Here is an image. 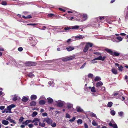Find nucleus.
<instances>
[{
  "label": "nucleus",
  "instance_id": "11",
  "mask_svg": "<svg viewBox=\"0 0 128 128\" xmlns=\"http://www.w3.org/2000/svg\"><path fill=\"white\" fill-rule=\"evenodd\" d=\"M32 120H26L25 122H22V124L24 125L25 126H27L28 123L32 122Z\"/></svg>",
  "mask_w": 128,
  "mask_h": 128
},
{
  "label": "nucleus",
  "instance_id": "64",
  "mask_svg": "<svg viewBox=\"0 0 128 128\" xmlns=\"http://www.w3.org/2000/svg\"><path fill=\"white\" fill-rule=\"evenodd\" d=\"M17 100V98L16 96H15L12 99V100L13 101H15L16 100Z\"/></svg>",
  "mask_w": 128,
  "mask_h": 128
},
{
  "label": "nucleus",
  "instance_id": "42",
  "mask_svg": "<svg viewBox=\"0 0 128 128\" xmlns=\"http://www.w3.org/2000/svg\"><path fill=\"white\" fill-rule=\"evenodd\" d=\"M123 67L122 66H119L118 67V69L119 71H122V69Z\"/></svg>",
  "mask_w": 128,
  "mask_h": 128
},
{
  "label": "nucleus",
  "instance_id": "31",
  "mask_svg": "<svg viewBox=\"0 0 128 128\" xmlns=\"http://www.w3.org/2000/svg\"><path fill=\"white\" fill-rule=\"evenodd\" d=\"M39 102L40 104L42 105L45 104V102L43 100H40L39 101Z\"/></svg>",
  "mask_w": 128,
  "mask_h": 128
},
{
  "label": "nucleus",
  "instance_id": "34",
  "mask_svg": "<svg viewBox=\"0 0 128 128\" xmlns=\"http://www.w3.org/2000/svg\"><path fill=\"white\" fill-rule=\"evenodd\" d=\"M112 102H109L108 104V106L109 107H111L112 106Z\"/></svg>",
  "mask_w": 128,
  "mask_h": 128
},
{
  "label": "nucleus",
  "instance_id": "21",
  "mask_svg": "<svg viewBox=\"0 0 128 128\" xmlns=\"http://www.w3.org/2000/svg\"><path fill=\"white\" fill-rule=\"evenodd\" d=\"M48 102L49 104H51L53 102V100L50 98H47Z\"/></svg>",
  "mask_w": 128,
  "mask_h": 128
},
{
  "label": "nucleus",
  "instance_id": "14",
  "mask_svg": "<svg viewBox=\"0 0 128 128\" xmlns=\"http://www.w3.org/2000/svg\"><path fill=\"white\" fill-rule=\"evenodd\" d=\"M103 85V83L101 82H98L96 84V87H98L99 86H101Z\"/></svg>",
  "mask_w": 128,
  "mask_h": 128
},
{
  "label": "nucleus",
  "instance_id": "51",
  "mask_svg": "<svg viewBox=\"0 0 128 128\" xmlns=\"http://www.w3.org/2000/svg\"><path fill=\"white\" fill-rule=\"evenodd\" d=\"M94 54L97 55H100L102 54V53L98 52H94Z\"/></svg>",
  "mask_w": 128,
  "mask_h": 128
},
{
  "label": "nucleus",
  "instance_id": "12",
  "mask_svg": "<svg viewBox=\"0 0 128 128\" xmlns=\"http://www.w3.org/2000/svg\"><path fill=\"white\" fill-rule=\"evenodd\" d=\"M16 106L14 104H12L8 106L7 107V108L9 110H11V109L13 108H14Z\"/></svg>",
  "mask_w": 128,
  "mask_h": 128
},
{
  "label": "nucleus",
  "instance_id": "47",
  "mask_svg": "<svg viewBox=\"0 0 128 128\" xmlns=\"http://www.w3.org/2000/svg\"><path fill=\"white\" fill-rule=\"evenodd\" d=\"M82 120L79 119L77 120V122L78 124H81L82 123Z\"/></svg>",
  "mask_w": 128,
  "mask_h": 128
},
{
  "label": "nucleus",
  "instance_id": "52",
  "mask_svg": "<svg viewBox=\"0 0 128 128\" xmlns=\"http://www.w3.org/2000/svg\"><path fill=\"white\" fill-rule=\"evenodd\" d=\"M88 76L89 78H92L93 77V75L91 74H89L88 75Z\"/></svg>",
  "mask_w": 128,
  "mask_h": 128
},
{
  "label": "nucleus",
  "instance_id": "2",
  "mask_svg": "<svg viewBox=\"0 0 128 128\" xmlns=\"http://www.w3.org/2000/svg\"><path fill=\"white\" fill-rule=\"evenodd\" d=\"M76 57V56L74 55L69 57H66L62 59V61L65 62L67 61L71 60L74 59Z\"/></svg>",
  "mask_w": 128,
  "mask_h": 128
},
{
  "label": "nucleus",
  "instance_id": "38",
  "mask_svg": "<svg viewBox=\"0 0 128 128\" xmlns=\"http://www.w3.org/2000/svg\"><path fill=\"white\" fill-rule=\"evenodd\" d=\"M110 113L111 115L112 116H114L116 114V112H115L113 110H111L110 111Z\"/></svg>",
  "mask_w": 128,
  "mask_h": 128
},
{
  "label": "nucleus",
  "instance_id": "24",
  "mask_svg": "<svg viewBox=\"0 0 128 128\" xmlns=\"http://www.w3.org/2000/svg\"><path fill=\"white\" fill-rule=\"evenodd\" d=\"M37 98V96L35 95H32L30 97L31 100H35Z\"/></svg>",
  "mask_w": 128,
  "mask_h": 128
},
{
  "label": "nucleus",
  "instance_id": "7",
  "mask_svg": "<svg viewBox=\"0 0 128 128\" xmlns=\"http://www.w3.org/2000/svg\"><path fill=\"white\" fill-rule=\"evenodd\" d=\"M88 16L87 14H83L82 15V18L81 20V22L85 21L87 20Z\"/></svg>",
  "mask_w": 128,
  "mask_h": 128
},
{
  "label": "nucleus",
  "instance_id": "58",
  "mask_svg": "<svg viewBox=\"0 0 128 128\" xmlns=\"http://www.w3.org/2000/svg\"><path fill=\"white\" fill-rule=\"evenodd\" d=\"M5 108V106H1L0 107V109L1 110H4Z\"/></svg>",
  "mask_w": 128,
  "mask_h": 128
},
{
  "label": "nucleus",
  "instance_id": "48",
  "mask_svg": "<svg viewBox=\"0 0 128 128\" xmlns=\"http://www.w3.org/2000/svg\"><path fill=\"white\" fill-rule=\"evenodd\" d=\"M75 38H76L81 39L82 38V36L81 35H80L79 36H75Z\"/></svg>",
  "mask_w": 128,
  "mask_h": 128
},
{
  "label": "nucleus",
  "instance_id": "44",
  "mask_svg": "<svg viewBox=\"0 0 128 128\" xmlns=\"http://www.w3.org/2000/svg\"><path fill=\"white\" fill-rule=\"evenodd\" d=\"M86 44H88V47H89V46L90 47H92L93 45V44H92L88 42L86 43Z\"/></svg>",
  "mask_w": 128,
  "mask_h": 128
},
{
  "label": "nucleus",
  "instance_id": "32",
  "mask_svg": "<svg viewBox=\"0 0 128 128\" xmlns=\"http://www.w3.org/2000/svg\"><path fill=\"white\" fill-rule=\"evenodd\" d=\"M40 121V119L37 118H35L32 121V122H34L36 121L39 122Z\"/></svg>",
  "mask_w": 128,
  "mask_h": 128
},
{
  "label": "nucleus",
  "instance_id": "62",
  "mask_svg": "<svg viewBox=\"0 0 128 128\" xmlns=\"http://www.w3.org/2000/svg\"><path fill=\"white\" fill-rule=\"evenodd\" d=\"M54 14H48V17H52V16H54Z\"/></svg>",
  "mask_w": 128,
  "mask_h": 128
},
{
  "label": "nucleus",
  "instance_id": "53",
  "mask_svg": "<svg viewBox=\"0 0 128 128\" xmlns=\"http://www.w3.org/2000/svg\"><path fill=\"white\" fill-rule=\"evenodd\" d=\"M95 60H94V59H93V60H91L90 62H91L92 63H93V64H94V63H97V62Z\"/></svg>",
  "mask_w": 128,
  "mask_h": 128
},
{
  "label": "nucleus",
  "instance_id": "13",
  "mask_svg": "<svg viewBox=\"0 0 128 128\" xmlns=\"http://www.w3.org/2000/svg\"><path fill=\"white\" fill-rule=\"evenodd\" d=\"M105 19V17L104 16H101L97 18V20L99 22H101L103 20H104Z\"/></svg>",
  "mask_w": 128,
  "mask_h": 128
},
{
  "label": "nucleus",
  "instance_id": "46",
  "mask_svg": "<svg viewBox=\"0 0 128 128\" xmlns=\"http://www.w3.org/2000/svg\"><path fill=\"white\" fill-rule=\"evenodd\" d=\"M28 76L29 77L31 78L34 76V74L32 73H30L28 74Z\"/></svg>",
  "mask_w": 128,
  "mask_h": 128
},
{
  "label": "nucleus",
  "instance_id": "40",
  "mask_svg": "<svg viewBox=\"0 0 128 128\" xmlns=\"http://www.w3.org/2000/svg\"><path fill=\"white\" fill-rule=\"evenodd\" d=\"M24 118L22 117H20L19 120V121L20 122H22L24 120Z\"/></svg>",
  "mask_w": 128,
  "mask_h": 128
},
{
  "label": "nucleus",
  "instance_id": "36",
  "mask_svg": "<svg viewBox=\"0 0 128 128\" xmlns=\"http://www.w3.org/2000/svg\"><path fill=\"white\" fill-rule=\"evenodd\" d=\"M118 114L120 116L122 117V116L124 114V113L122 111L119 112H118Z\"/></svg>",
  "mask_w": 128,
  "mask_h": 128
},
{
  "label": "nucleus",
  "instance_id": "5",
  "mask_svg": "<svg viewBox=\"0 0 128 128\" xmlns=\"http://www.w3.org/2000/svg\"><path fill=\"white\" fill-rule=\"evenodd\" d=\"M57 103L58 106L60 107H62L64 104H66L64 102L60 100H59L58 101Z\"/></svg>",
  "mask_w": 128,
  "mask_h": 128
},
{
  "label": "nucleus",
  "instance_id": "19",
  "mask_svg": "<svg viewBox=\"0 0 128 128\" xmlns=\"http://www.w3.org/2000/svg\"><path fill=\"white\" fill-rule=\"evenodd\" d=\"M80 27V26H78L76 25L74 26L71 27V29L73 30H76L78 29Z\"/></svg>",
  "mask_w": 128,
  "mask_h": 128
},
{
  "label": "nucleus",
  "instance_id": "29",
  "mask_svg": "<svg viewBox=\"0 0 128 128\" xmlns=\"http://www.w3.org/2000/svg\"><path fill=\"white\" fill-rule=\"evenodd\" d=\"M38 114V112H33L32 116V117H34Z\"/></svg>",
  "mask_w": 128,
  "mask_h": 128
},
{
  "label": "nucleus",
  "instance_id": "56",
  "mask_svg": "<svg viewBox=\"0 0 128 128\" xmlns=\"http://www.w3.org/2000/svg\"><path fill=\"white\" fill-rule=\"evenodd\" d=\"M18 50L19 51L21 52L23 48L22 47H20L18 48Z\"/></svg>",
  "mask_w": 128,
  "mask_h": 128
},
{
  "label": "nucleus",
  "instance_id": "27",
  "mask_svg": "<svg viewBox=\"0 0 128 128\" xmlns=\"http://www.w3.org/2000/svg\"><path fill=\"white\" fill-rule=\"evenodd\" d=\"M90 88L92 92H96V91L94 87H90Z\"/></svg>",
  "mask_w": 128,
  "mask_h": 128
},
{
  "label": "nucleus",
  "instance_id": "15",
  "mask_svg": "<svg viewBox=\"0 0 128 128\" xmlns=\"http://www.w3.org/2000/svg\"><path fill=\"white\" fill-rule=\"evenodd\" d=\"M7 120H2V124H3L6 125H8L9 123V122Z\"/></svg>",
  "mask_w": 128,
  "mask_h": 128
},
{
  "label": "nucleus",
  "instance_id": "28",
  "mask_svg": "<svg viewBox=\"0 0 128 128\" xmlns=\"http://www.w3.org/2000/svg\"><path fill=\"white\" fill-rule=\"evenodd\" d=\"M101 80L100 77L98 76L94 78V80L95 81H100Z\"/></svg>",
  "mask_w": 128,
  "mask_h": 128
},
{
  "label": "nucleus",
  "instance_id": "41",
  "mask_svg": "<svg viewBox=\"0 0 128 128\" xmlns=\"http://www.w3.org/2000/svg\"><path fill=\"white\" fill-rule=\"evenodd\" d=\"M1 4L3 5L6 6L7 4V3L5 1H3L2 2Z\"/></svg>",
  "mask_w": 128,
  "mask_h": 128
},
{
  "label": "nucleus",
  "instance_id": "30",
  "mask_svg": "<svg viewBox=\"0 0 128 128\" xmlns=\"http://www.w3.org/2000/svg\"><path fill=\"white\" fill-rule=\"evenodd\" d=\"M90 115L92 117H94L96 118L97 119V118L96 117V115L93 112H91L90 113Z\"/></svg>",
  "mask_w": 128,
  "mask_h": 128
},
{
  "label": "nucleus",
  "instance_id": "26",
  "mask_svg": "<svg viewBox=\"0 0 128 128\" xmlns=\"http://www.w3.org/2000/svg\"><path fill=\"white\" fill-rule=\"evenodd\" d=\"M39 125L42 127H44L45 126V123L44 122L42 123L40 122L39 124Z\"/></svg>",
  "mask_w": 128,
  "mask_h": 128
},
{
  "label": "nucleus",
  "instance_id": "61",
  "mask_svg": "<svg viewBox=\"0 0 128 128\" xmlns=\"http://www.w3.org/2000/svg\"><path fill=\"white\" fill-rule=\"evenodd\" d=\"M52 62V61L51 60H48L45 61L46 63H50Z\"/></svg>",
  "mask_w": 128,
  "mask_h": 128
},
{
  "label": "nucleus",
  "instance_id": "50",
  "mask_svg": "<svg viewBox=\"0 0 128 128\" xmlns=\"http://www.w3.org/2000/svg\"><path fill=\"white\" fill-rule=\"evenodd\" d=\"M37 24H27L28 25L30 26L31 25L33 26H34L36 25Z\"/></svg>",
  "mask_w": 128,
  "mask_h": 128
},
{
  "label": "nucleus",
  "instance_id": "55",
  "mask_svg": "<svg viewBox=\"0 0 128 128\" xmlns=\"http://www.w3.org/2000/svg\"><path fill=\"white\" fill-rule=\"evenodd\" d=\"M42 116H47V114L46 112H44L42 113Z\"/></svg>",
  "mask_w": 128,
  "mask_h": 128
},
{
  "label": "nucleus",
  "instance_id": "6",
  "mask_svg": "<svg viewBox=\"0 0 128 128\" xmlns=\"http://www.w3.org/2000/svg\"><path fill=\"white\" fill-rule=\"evenodd\" d=\"M6 120H8L10 122L13 123L14 124H15L16 122L15 120L12 119L10 116H8L6 119Z\"/></svg>",
  "mask_w": 128,
  "mask_h": 128
},
{
  "label": "nucleus",
  "instance_id": "25",
  "mask_svg": "<svg viewBox=\"0 0 128 128\" xmlns=\"http://www.w3.org/2000/svg\"><path fill=\"white\" fill-rule=\"evenodd\" d=\"M120 54V53L115 52H113V53L112 54V55L115 56H118Z\"/></svg>",
  "mask_w": 128,
  "mask_h": 128
},
{
  "label": "nucleus",
  "instance_id": "4",
  "mask_svg": "<svg viewBox=\"0 0 128 128\" xmlns=\"http://www.w3.org/2000/svg\"><path fill=\"white\" fill-rule=\"evenodd\" d=\"M43 122H46L48 124L50 125L53 122L52 120L48 117L44 118Z\"/></svg>",
  "mask_w": 128,
  "mask_h": 128
},
{
  "label": "nucleus",
  "instance_id": "63",
  "mask_svg": "<svg viewBox=\"0 0 128 128\" xmlns=\"http://www.w3.org/2000/svg\"><path fill=\"white\" fill-rule=\"evenodd\" d=\"M100 55V56H99L98 57V58H99V60H101L102 61V57L101 55Z\"/></svg>",
  "mask_w": 128,
  "mask_h": 128
},
{
  "label": "nucleus",
  "instance_id": "16",
  "mask_svg": "<svg viewBox=\"0 0 128 128\" xmlns=\"http://www.w3.org/2000/svg\"><path fill=\"white\" fill-rule=\"evenodd\" d=\"M66 104L68 108H71L72 107L73 105L71 104L68 103Z\"/></svg>",
  "mask_w": 128,
  "mask_h": 128
},
{
  "label": "nucleus",
  "instance_id": "18",
  "mask_svg": "<svg viewBox=\"0 0 128 128\" xmlns=\"http://www.w3.org/2000/svg\"><path fill=\"white\" fill-rule=\"evenodd\" d=\"M88 44H86V45L84 48L83 50L84 52H86L88 50Z\"/></svg>",
  "mask_w": 128,
  "mask_h": 128
},
{
  "label": "nucleus",
  "instance_id": "60",
  "mask_svg": "<svg viewBox=\"0 0 128 128\" xmlns=\"http://www.w3.org/2000/svg\"><path fill=\"white\" fill-rule=\"evenodd\" d=\"M28 126L30 128H31L34 126L32 124H29L28 125Z\"/></svg>",
  "mask_w": 128,
  "mask_h": 128
},
{
  "label": "nucleus",
  "instance_id": "45",
  "mask_svg": "<svg viewBox=\"0 0 128 128\" xmlns=\"http://www.w3.org/2000/svg\"><path fill=\"white\" fill-rule=\"evenodd\" d=\"M76 119V118L75 117H74L72 119L70 120L69 121L70 122H73Z\"/></svg>",
  "mask_w": 128,
  "mask_h": 128
},
{
  "label": "nucleus",
  "instance_id": "37",
  "mask_svg": "<svg viewBox=\"0 0 128 128\" xmlns=\"http://www.w3.org/2000/svg\"><path fill=\"white\" fill-rule=\"evenodd\" d=\"M70 29H71V28L70 26H67L66 27H65L64 28V30L65 31H67L68 30H69Z\"/></svg>",
  "mask_w": 128,
  "mask_h": 128
},
{
  "label": "nucleus",
  "instance_id": "49",
  "mask_svg": "<svg viewBox=\"0 0 128 128\" xmlns=\"http://www.w3.org/2000/svg\"><path fill=\"white\" fill-rule=\"evenodd\" d=\"M86 63V62L84 63L80 67V69H82L84 68L85 66Z\"/></svg>",
  "mask_w": 128,
  "mask_h": 128
},
{
  "label": "nucleus",
  "instance_id": "1",
  "mask_svg": "<svg viewBox=\"0 0 128 128\" xmlns=\"http://www.w3.org/2000/svg\"><path fill=\"white\" fill-rule=\"evenodd\" d=\"M109 37L111 38V40L114 42H119L122 41L123 39V38L120 36H118L116 38L112 36H110Z\"/></svg>",
  "mask_w": 128,
  "mask_h": 128
},
{
  "label": "nucleus",
  "instance_id": "57",
  "mask_svg": "<svg viewBox=\"0 0 128 128\" xmlns=\"http://www.w3.org/2000/svg\"><path fill=\"white\" fill-rule=\"evenodd\" d=\"M70 115L68 114L67 113L66 114V118H70Z\"/></svg>",
  "mask_w": 128,
  "mask_h": 128
},
{
  "label": "nucleus",
  "instance_id": "10",
  "mask_svg": "<svg viewBox=\"0 0 128 128\" xmlns=\"http://www.w3.org/2000/svg\"><path fill=\"white\" fill-rule=\"evenodd\" d=\"M37 40L36 39H34L30 42L31 45L32 46H34L36 44Z\"/></svg>",
  "mask_w": 128,
  "mask_h": 128
},
{
  "label": "nucleus",
  "instance_id": "54",
  "mask_svg": "<svg viewBox=\"0 0 128 128\" xmlns=\"http://www.w3.org/2000/svg\"><path fill=\"white\" fill-rule=\"evenodd\" d=\"M101 90H102L103 91H105V87L104 86H102L101 88Z\"/></svg>",
  "mask_w": 128,
  "mask_h": 128
},
{
  "label": "nucleus",
  "instance_id": "33",
  "mask_svg": "<svg viewBox=\"0 0 128 128\" xmlns=\"http://www.w3.org/2000/svg\"><path fill=\"white\" fill-rule=\"evenodd\" d=\"M36 102L34 101H32L30 102V105L31 106H34L36 105Z\"/></svg>",
  "mask_w": 128,
  "mask_h": 128
},
{
  "label": "nucleus",
  "instance_id": "20",
  "mask_svg": "<svg viewBox=\"0 0 128 128\" xmlns=\"http://www.w3.org/2000/svg\"><path fill=\"white\" fill-rule=\"evenodd\" d=\"M112 71L113 73L114 74H118V72L117 70L115 68H112Z\"/></svg>",
  "mask_w": 128,
  "mask_h": 128
},
{
  "label": "nucleus",
  "instance_id": "59",
  "mask_svg": "<svg viewBox=\"0 0 128 128\" xmlns=\"http://www.w3.org/2000/svg\"><path fill=\"white\" fill-rule=\"evenodd\" d=\"M112 127L114 128H118V126L116 124H113Z\"/></svg>",
  "mask_w": 128,
  "mask_h": 128
},
{
  "label": "nucleus",
  "instance_id": "9",
  "mask_svg": "<svg viewBox=\"0 0 128 128\" xmlns=\"http://www.w3.org/2000/svg\"><path fill=\"white\" fill-rule=\"evenodd\" d=\"M76 109L77 112H84L83 110L80 106H77Z\"/></svg>",
  "mask_w": 128,
  "mask_h": 128
},
{
  "label": "nucleus",
  "instance_id": "3",
  "mask_svg": "<svg viewBox=\"0 0 128 128\" xmlns=\"http://www.w3.org/2000/svg\"><path fill=\"white\" fill-rule=\"evenodd\" d=\"M37 64L36 62L30 61L27 62L25 63L26 66H36Z\"/></svg>",
  "mask_w": 128,
  "mask_h": 128
},
{
  "label": "nucleus",
  "instance_id": "23",
  "mask_svg": "<svg viewBox=\"0 0 128 128\" xmlns=\"http://www.w3.org/2000/svg\"><path fill=\"white\" fill-rule=\"evenodd\" d=\"M28 97L24 96L22 98V100L23 102H26L28 101Z\"/></svg>",
  "mask_w": 128,
  "mask_h": 128
},
{
  "label": "nucleus",
  "instance_id": "43",
  "mask_svg": "<svg viewBox=\"0 0 128 128\" xmlns=\"http://www.w3.org/2000/svg\"><path fill=\"white\" fill-rule=\"evenodd\" d=\"M90 86L89 87H86V88H84V90H85L86 91H89L90 90Z\"/></svg>",
  "mask_w": 128,
  "mask_h": 128
},
{
  "label": "nucleus",
  "instance_id": "22",
  "mask_svg": "<svg viewBox=\"0 0 128 128\" xmlns=\"http://www.w3.org/2000/svg\"><path fill=\"white\" fill-rule=\"evenodd\" d=\"M48 84L49 86H52V87H53L54 85V84L52 82L50 81L48 82Z\"/></svg>",
  "mask_w": 128,
  "mask_h": 128
},
{
  "label": "nucleus",
  "instance_id": "35",
  "mask_svg": "<svg viewBox=\"0 0 128 128\" xmlns=\"http://www.w3.org/2000/svg\"><path fill=\"white\" fill-rule=\"evenodd\" d=\"M92 124L94 126H96L98 125V124L94 120H93L92 122Z\"/></svg>",
  "mask_w": 128,
  "mask_h": 128
},
{
  "label": "nucleus",
  "instance_id": "17",
  "mask_svg": "<svg viewBox=\"0 0 128 128\" xmlns=\"http://www.w3.org/2000/svg\"><path fill=\"white\" fill-rule=\"evenodd\" d=\"M105 50L107 52L112 55V54L113 53V52L111 50L106 48L105 49Z\"/></svg>",
  "mask_w": 128,
  "mask_h": 128
},
{
  "label": "nucleus",
  "instance_id": "8",
  "mask_svg": "<svg viewBox=\"0 0 128 128\" xmlns=\"http://www.w3.org/2000/svg\"><path fill=\"white\" fill-rule=\"evenodd\" d=\"M74 47L71 46H68L66 48V49L68 52L74 50Z\"/></svg>",
  "mask_w": 128,
  "mask_h": 128
},
{
  "label": "nucleus",
  "instance_id": "39",
  "mask_svg": "<svg viewBox=\"0 0 128 128\" xmlns=\"http://www.w3.org/2000/svg\"><path fill=\"white\" fill-rule=\"evenodd\" d=\"M52 127H54L56 126V124L55 122H54L52 123H51V124H50Z\"/></svg>",
  "mask_w": 128,
  "mask_h": 128
}]
</instances>
